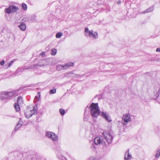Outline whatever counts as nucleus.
Masks as SVG:
<instances>
[{
	"label": "nucleus",
	"instance_id": "obj_10",
	"mask_svg": "<svg viewBox=\"0 0 160 160\" xmlns=\"http://www.w3.org/2000/svg\"><path fill=\"white\" fill-rule=\"evenodd\" d=\"M94 143L95 145L101 144L102 145H105L106 142L103 139V138L102 137H97L95 138L94 139Z\"/></svg>",
	"mask_w": 160,
	"mask_h": 160
},
{
	"label": "nucleus",
	"instance_id": "obj_29",
	"mask_svg": "<svg viewBox=\"0 0 160 160\" xmlns=\"http://www.w3.org/2000/svg\"><path fill=\"white\" fill-rule=\"evenodd\" d=\"M105 119L108 122H111L112 121L111 118L109 115Z\"/></svg>",
	"mask_w": 160,
	"mask_h": 160
},
{
	"label": "nucleus",
	"instance_id": "obj_18",
	"mask_svg": "<svg viewBox=\"0 0 160 160\" xmlns=\"http://www.w3.org/2000/svg\"><path fill=\"white\" fill-rule=\"evenodd\" d=\"M109 115L106 112H101V116L104 119Z\"/></svg>",
	"mask_w": 160,
	"mask_h": 160
},
{
	"label": "nucleus",
	"instance_id": "obj_6",
	"mask_svg": "<svg viewBox=\"0 0 160 160\" xmlns=\"http://www.w3.org/2000/svg\"><path fill=\"white\" fill-rule=\"evenodd\" d=\"M74 65L73 63L71 62L65 63L63 65H58L57 66V69L59 71L62 70L66 69L70 66H73Z\"/></svg>",
	"mask_w": 160,
	"mask_h": 160
},
{
	"label": "nucleus",
	"instance_id": "obj_25",
	"mask_svg": "<svg viewBox=\"0 0 160 160\" xmlns=\"http://www.w3.org/2000/svg\"><path fill=\"white\" fill-rule=\"evenodd\" d=\"M22 7L24 10H26L27 9V5L24 3H22Z\"/></svg>",
	"mask_w": 160,
	"mask_h": 160
},
{
	"label": "nucleus",
	"instance_id": "obj_2",
	"mask_svg": "<svg viewBox=\"0 0 160 160\" xmlns=\"http://www.w3.org/2000/svg\"><path fill=\"white\" fill-rule=\"evenodd\" d=\"M37 112V108L33 106L32 107H27L24 113L26 117L27 118H29Z\"/></svg>",
	"mask_w": 160,
	"mask_h": 160
},
{
	"label": "nucleus",
	"instance_id": "obj_21",
	"mask_svg": "<svg viewBox=\"0 0 160 160\" xmlns=\"http://www.w3.org/2000/svg\"><path fill=\"white\" fill-rule=\"evenodd\" d=\"M22 98L21 97H19L17 99V103L16 104H18V105L21 104L22 102Z\"/></svg>",
	"mask_w": 160,
	"mask_h": 160
},
{
	"label": "nucleus",
	"instance_id": "obj_9",
	"mask_svg": "<svg viewBox=\"0 0 160 160\" xmlns=\"http://www.w3.org/2000/svg\"><path fill=\"white\" fill-rule=\"evenodd\" d=\"M131 120V118L129 114H126L123 115L122 118V124L123 126H126L128 123L130 122Z\"/></svg>",
	"mask_w": 160,
	"mask_h": 160
},
{
	"label": "nucleus",
	"instance_id": "obj_32",
	"mask_svg": "<svg viewBox=\"0 0 160 160\" xmlns=\"http://www.w3.org/2000/svg\"><path fill=\"white\" fill-rule=\"evenodd\" d=\"M4 60L0 62V64L1 65H4Z\"/></svg>",
	"mask_w": 160,
	"mask_h": 160
},
{
	"label": "nucleus",
	"instance_id": "obj_26",
	"mask_svg": "<svg viewBox=\"0 0 160 160\" xmlns=\"http://www.w3.org/2000/svg\"><path fill=\"white\" fill-rule=\"evenodd\" d=\"M57 52V50L55 49H53L51 50V54L53 55H55Z\"/></svg>",
	"mask_w": 160,
	"mask_h": 160
},
{
	"label": "nucleus",
	"instance_id": "obj_13",
	"mask_svg": "<svg viewBox=\"0 0 160 160\" xmlns=\"http://www.w3.org/2000/svg\"><path fill=\"white\" fill-rule=\"evenodd\" d=\"M129 150L128 149V151L125 152L124 157L125 160H130L132 158V156L129 154Z\"/></svg>",
	"mask_w": 160,
	"mask_h": 160
},
{
	"label": "nucleus",
	"instance_id": "obj_16",
	"mask_svg": "<svg viewBox=\"0 0 160 160\" xmlns=\"http://www.w3.org/2000/svg\"><path fill=\"white\" fill-rule=\"evenodd\" d=\"M34 66H31L29 67H28L26 68H18L17 70V71L18 72H22L24 70H28V69H32L33 68Z\"/></svg>",
	"mask_w": 160,
	"mask_h": 160
},
{
	"label": "nucleus",
	"instance_id": "obj_36",
	"mask_svg": "<svg viewBox=\"0 0 160 160\" xmlns=\"http://www.w3.org/2000/svg\"><path fill=\"white\" fill-rule=\"evenodd\" d=\"M40 55L42 57L44 56L45 55L44 52H43L40 53Z\"/></svg>",
	"mask_w": 160,
	"mask_h": 160
},
{
	"label": "nucleus",
	"instance_id": "obj_27",
	"mask_svg": "<svg viewBox=\"0 0 160 160\" xmlns=\"http://www.w3.org/2000/svg\"><path fill=\"white\" fill-rule=\"evenodd\" d=\"M59 112L62 115H63L65 114V111L64 110L60 109H59Z\"/></svg>",
	"mask_w": 160,
	"mask_h": 160
},
{
	"label": "nucleus",
	"instance_id": "obj_17",
	"mask_svg": "<svg viewBox=\"0 0 160 160\" xmlns=\"http://www.w3.org/2000/svg\"><path fill=\"white\" fill-rule=\"evenodd\" d=\"M6 97L5 96V92H2L0 93V99L3 100L5 99Z\"/></svg>",
	"mask_w": 160,
	"mask_h": 160
},
{
	"label": "nucleus",
	"instance_id": "obj_5",
	"mask_svg": "<svg viewBox=\"0 0 160 160\" xmlns=\"http://www.w3.org/2000/svg\"><path fill=\"white\" fill-rule=\"evenodd\" d=\"M19 10V8L14 5L10 6L8 8H6L4 11L5 13L8 14H12L16 12Z\"/></svg>",
	"mask_w": 160,
	"mask_h": 160
},
{
	"label": "nucleus",
	"instance_id": "obj_15",
	"mask_svg": "<svg viewBox=\"0 0 160 160\" xmlns=\"http://www.w3.org/2000/svg\"><path fill=\"white\" fill-rule=\"evenodd\" d=\"M46 60L45 59H43L39 61L37 63V65L40 67L46 65Z\"/></svg>",
	"mask_w": 160,
	"mask_h": 160
},
{
	"label": "nucleus",
	"instance_id": "obj_14",
	"mask_svg": "<svg viewBox=\"0 0 160 160\" xmlns=\"http://www.w3.org/2000/svg\"><path fill=\"white\" fill-rule=\"evenodd\" d=\"M18 27L20 29V30L23 31H24L26 27V24L23 22H21L20 25H18Z\"/></svg>",
	"mask_w": 160,
	"mask_h": 160
},
{
	"label": "nucleus",
	"instance_id": "obj_34",
	"mask_svg": "<svg viewBox=\"0 0 160 160\" xmlns=\"http://www.w3.org/2000/svg\"><path fill=\"white\" fill-rule=\"evenodd\" d=\"M13 62H14L13 61H12L11 62L9 63L8 67H9V66H11L12 65V63H13Z\"/></svg>",
	"mask_w": 160,
	"mask_h": 160
},
{
	"label": "nucleus",
	"instance_id": "obj_12",
	"mask_svg": "<svg viewBox=\"0 0 160 160\" xmlns=\"http://www.w3.org/2000/svg\"><path fill=\"white\" fill-rule=\"evenodd\" d=\"M23 123V122L22 120V119L21 118H20L19 119V121L18 122V123L17 124L16 127L15 128V131H16L18 129L22 126Z\"/></svg>",
	"mask_w": 160,
	"mask_h": 160
},
{
	"label": "nucleus",
	"instance_id": "obj_20",
	"mask_svg": "<svg viewBox=\"0 0 160 160\" xmlns=\"http://www.w3.org/2000/svg\"><path fill=\"white\" fill-rule=\"evenodd\" d=\"M154 9V8L153 7H150L149 8H148L147 10L145 11L144 13H147L148 12H150L152 11Z\"/></svg>",
	"mask_w": 160,
	"mask_h": 160
},
{
	"label": "nucleus",
	"instance_id": "obj_23",
	"mask_svg": "<svg viewBox=\"0 0 160 160\" xmlns=\"http://www.w3.org/2000/svg\"><path fill=\"white\" fill-rule=\"evenodd\" d=\"M57 156L60 160H67L66 158L65 157L62 155H59V154H58Z\"/></svg>",
	"mask_w": 160,
	"mask_h": 160
},
{
	"label": "nucleus",
	"instance_id": "obj_35",
	"mask_svg": "<svg viewBox=\"0 0 160 160\" xmlns=\"http://www.w3.org/2000/svg\"><path fill=\"white\" fill-rule=\"evenodd\" d=\"M156 51L157 52H160V48H157L156 50Z\"/></svg>",
	"mask_w": 160,
	"mask_h": 160
},
{
	"label": "nucleus",
	"instance_id": "obj_24",
	"mask_svg": "<svg viewBox=\"0 0 160 160\" xmlns=\"http://www.w3.org/2000/svg\"><path fill=\"white\" fill-rule=\"evenodd\" d=\"M38 96H36L34 98V101H35V102H37L39 100V98L40 97V95L39 92H38Z\"/></svg>",
	"mask_w": 160,
	"mask_h": 160
},
{
	"label": "nucleus",
	"instance_id": "obj_31",
	"mask_svg": "<svg viewBox=\"0 0 160 160\" xmlns=\"http://www.w3.org/2000/svg\"><path fill=\"white\" fill-rule=\"evenodd\" d=\"M88 160H97L96 158L94 157H92L89 158Z\"/></svg>",
	"mask_w": 160,
	"mask_h": 160
},
{
	"label": "nucleus",
	"instance_id": "obj_37",
	"mask_svg": "<svg viewBox=\"0 0 160 160\" xmlns=\"http://www.w3.org/2000/svg\"><path fill=\"white\" fill-rule=\"evenodd\" d=\"M159 92H160V88L158 90V93H157L156 95V96L157 97H158L159 96V94H158V93H159Z\"/></svg>",
	"mask_w": 160,
	"mask_h": 160
},
{
	"label": "nucleus",
	"instance_id": "obj_8",
	"mask_svg": "<svg viewBox=\"0 0 160 160\" xmlns=\"http://www.w3.org/2000/svg\"><path fill=\"white\" fill-rule=\"evenodd\" d=\"M46 136L47 137L53 141H56L58 140V137L56 134L53 132H47L46 133Z\"/></svg>",
	"mask_w": 160,
	"mask_h": 160
},
{
	"label": "nucleus",
	"instance_id": "obj_1",
	"mask_svg": "<svg viewBox=\"0 0 160 160\" xmlns=\"http://www.w3.org/2000/svg\"><path fill=\"white\" fill-rule=\"evenodd\" d=\"M90 112L92 116L95 118L97 117L100 114V111L98 103H92L90 106Z\"/></svg>",
	"mask_w": 160,
	"mask_h": 160
},
{
	"label": "nucleus",
	"instance_id": "obj_28",
	"mask_svg": "<svg viewBox=\"0 0 160 160\" xmlns=\"http://www.w3.org/2000/svg\"><path fill=\"white\" fill-rule=\"evenodd\" d=\"M160 150H159L157 152V153L155 156L156 158H158L159 157V156H160Z\"/></svg>",
	"mask_w": 160,
	"mask_h": 160
},
{
	"label": "nucleus",
	"instance_id": "obj_30",
	"mask_svg": "<svg viewBox=\"0 0 160 160\" xmlns=\"http://www.w3.org/2000/svg\"><path fill=\"white\" fill-rule=\"evenodd\" d=\"M56 92V89H51L50 91V94H54Z\"/></svg>",
	"mask_w": 160,
	"mask_h": 160
},
{
	"label": "nucleus",
	"instance_id": "obj_11",
	"mask_svg": "<svg viewBox=\"0 0 160 160\" xmlns=\"http://www.w3.org/2000/svg\"><path fill=\"white\" fill-rule=\"evenodd\" d=\"M5 97H6V99L13 96L14 95L16 94V92L15 91H11L7 92H5Z\"/></svg>",
	"mask_w": 160,
	"mask_h": 160
},
{
	"label": "nucleus",
	"instance_id": "obj_4",
	"mask_svg": "<svg viewBox=\"0 0 160 160\" xmlns=\"http://www.w3.org/2000/svg\"><path fill=\"white\" fill-rule=\"evenodd\" d=\"M85 36L87 37H92L95 39H96L98 38V33L95 32H93L92 30H89V29L88 28H86L85 29Z\"/></svg>",
	"mask_w": 160,
	"mask_h": 160
},
{
	"label": "nucleus",
	"instance_id": "obj_3",
	"mask_svg": "<svg viewBox=\"0 0 160 160\" xmlns=\"http://www.w3.org/2000/svg\"><path fill=\"white\" fill-rule=\"evenodd\" d=\"M85 36L87 37H92L95 39H96L98 38V33L95 32H93L92 30H89V29L88 28H86L85 29Z\"/></svg>",
	"mask_w": 160,
	"mask_h": 160
},
{
	"label": "nucleus",
	"instance_id": "obj_7",
	"mask_svg": "<svg viewBox=\"0 0 160 160\" xmlns=\"http://www.w3.org/2000/svg\"><path fill=\"white\" fill-rule=\"evenodd\" d=\"M102 135L108 144H109L112 142L113 137L111 134L108 132H105L103 133Z\"/></svg>",
	"mask_w": 160,
	"mask_h": 160
},
{
	"label": "nucleus",
	"instance_id": "obj_38",
	"mask_svg": "<svg viewBox=\"0 0 160 160\" xmlns=\"http://www.w3.org/2000/svg\"><path fill=\"white\" fill-rule=\"evenodd\" d=\"M117 3L118 4H119L121 3V2L120 1H118L117 2Z\"/></svg>",
	"mask_w": 160,
	"mask_h": 160
},
{
	"label": "nucleus",
	"instance_id": "obj_19",
	"mask_svg": "<svg viewBox=\"0 0 160 160\" xmlns=\"http://www.w3.org/2000/svg\"><path fill=\"white\" fill-rule=\"evenodd\" d=\"M14 107L17 112L19 111L20 110L19 105L18 104L15 103L14 104Z\"/></svg>",
	"mask_w": 160,
	"mask_h": 160
},
{
	"label": "nucleus",
	"instance_id": "obj_33",
	"mask_svg": "<svg viewBox=\"0 0 160 160\" xmlns=\"http://www.w3.org/2000/svg\"><path fill=\"white\" fill-rule=\"evenodd\" d=\"M91 148L92 149H95V146L93 144H92V146H91Z\"/></svg>",
	"mask_w": 160,
	"mask_h": 160
},
{
	"label": "nucleus",
	"instance_id": "obj_22",
	"mask_svg": "<svg viewBox=\"0 0 160 160\" xmlns=\"http://www.w3.org/2000/svg\"><path fill=\"white\" fill-rule=\"evenodd\" d=\"M63 33L61 32H59L57 33L56 37L57 38H60L62 35Z\"/></svg>",
	"mask_w": 160,
	"mask_h": 160
}]
</instances>
